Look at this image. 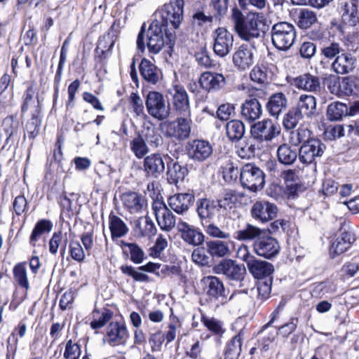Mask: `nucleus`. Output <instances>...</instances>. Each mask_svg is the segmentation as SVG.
<instances>
[{
	"label": "nucleus",
	"mask_w": 359,
	"mask_h": 359,
	"mask_svg": "<svg viewBox=\"0 0 359 359\" xmlns=\"http://www.w3.org/2000/svg\"><path fill=\"white\" fill-rule=\"evenodd\" d=\"M151 209L158 225L162 231L170 232L175 227L176 216L162 198L158 199L156 197V199H154Z\"/></svg>",
	"instance_id": "16"
},
{
	"label": "nucleus",
	"mask_w": 359,
	"mask_h": 359,
	"mask_svg": "<svg viewBox=\"0 0 359 359\" xmlns=\"http://www.w3.org/2000/svg\"><path fill=\"white\" fill-rule=\"evenodd\" d=\"M4 131L6 135L4 145L2 149L8 144L13 138L17 136L19 130V122L15 119L14 115L7 116L3 121Z\"/></svg>",
	"instance_id": "58"
},
{
	"label": "nucleus",
	"mask_w": 359,
	"mask_h": 359,
	"mask_svg": "<svg viewBox=\"0 0 359 359\" xmlns=\"http://www.w3.org/2000/svg\"><path fill=\"white\" fill-rule=\"evenodd\" d=\"M326 145L318 138L313 137L311 140L302 144L299 149V159L305 165L314 164L323 156Z\"/></svg>",
	"instance_id": "19"
},
{
	"label": "nucleus",
	"mask_w": 359,
	"mask_h": 359,
	"mask_svg": "<svg viewBox=\"0 0 359 359\" xmlns=\"http://www.w3.org/2000/svg\"><path fill=\"white\" fill-rule=\"evenodd\" d=\"M161 266L162 264L160 263L149 262L144 265L138 266L137 269L131 265L124 264L121 265L119 269L123 275L132 278L134 282L149 283L150 281L149 276L141 271L153 273L158 276L159 274L156 273V271Z\"/></svg>",
	"instance_id": "24"
},
{
	"label": "nucleus",
	"mask_w": 359,
	"mask_h": 359,
	"mask_svg": "<svg viewBox=\"0 0 359 359\" xmlns=\"http://www.w3.org/2000/svg\"><path fill=\"white\" fill-rule=\"evenodd\" d=\"M91 320L90 327L96 332L97 330L103 328L114 316V312L107 307L97 308L95 307L91 312Z\"/></svg>",
	"instance_id": "44"
},
{
	"label": "nucleus",
	"mask_w": 359,
	"mask_h": 359,
	"mask_svg": "<svg viewBox=\"0 0 359 359\" xmlns=\"http://www.w3.org/2000/svg\"><path fill=\"white\" fill-rule=\"evenodd\" d=\"M244 197V193L238 192L235 189H226L219 198H216L220 213L241 206V200Z\"/></svg>",
	"instance_id": "36"
},
{
	"label": "nucleus",
	"mask_w": 359,
	"mask_h": 359,
	"mask_svg": "<svg viewBox=\"0 0 359 359\" xmlns=\"http://www.w3.org/2000/svg\"><path fill=\"white\" fill-rule=\"evenodd\" d=\"M116 40L107 34L100 35L96 43V47L94 50L95 59L99 62L107 60L111 55L112 50L116 43Z\"/></svg>",
	"instance_id": "41"
},
{
	"label": "nucleus",
	"mask_w": 359,
	"mask_h": 359,
	"mask_svg": "<svg viewBox=\"0 0 359 359\" xmlns=\"http://www.w3.org/2000/svg\"><path fill=\"white\" fill-rule=\"evenodd\" d=\"M263 147L252 137H249L238 141L236 145V153L242 159H250L255 156L257 150H262Z\"/></svg>",
	"instance_id": "43"
},
{
	"label": "nucleus",
	"mask_w": 359,
	"mask_h": 359,
	"mask_svg": "<svg viewBox=\"0 0 359 359\" xmlns=\"http://www.w3.org/2000/svg\"><path fill=\"white\" fill-rule=\"evenodd\" d=\"M167 102L170 114L172 112L175 116L191 115L189 96L183 86L173 85L168 91Z\"/></svg>",
	"instance_id": "11"
},
{
	"label": "nucleus",
	"mask_w": 359,
	"mask_h": 359,
	"mask_svg": "<svg viewBox=\"0 0 359 359\" xmlns=\"http://www.w3.org/2000/svg\"><path fill=\"white\" fill-rule=\"evenodd\" d=\"M166 175L168 182L170 184L176 185L180 181H183L188 175L189 170L186 165H181L178 161H175L168 154H165Z\"/></svg>",
	"instance_id": "37"
},
{
	"label": "nucleus",
	"mask_w": 359,
	"mask_h": 359,
	"mask_svg": "<svg viewBox=\"0 0 359 359\" xmlns=\"http://www.w3.org/2000/svg\"><path fill=\"white\" fill-rule=\"evenodd\" d=\"M278 208L267 201H256L250 208V215L257 222L265 224L277 217Z\"/></svg>",
	"instance_id": "27"
},
{
	"label": "nucleus",
	"mask_w": 359,
	"mask_h": 359,
	"mask_svg": "<svg viewBox=\"0 0 359 359\" xmlns=\"http://www.w3.org/2000/svg\"><path fill=\"white\" fill-rule=\"evenodd\" d=\"M303 115L295 107H292L286 113L283 119V126L287 130L294 129L298 124Z\"/></svg>",
	"instance_id": "64"
},
{
	"label": "nucleus",
	"mask_w": 359,
	"mask_h": 359,
	"mask_svg": "<svg viewBox=\"0 0 359 359\" xmlns=\"http://www.w3.org/2000/svg\"><path fill=\"white\" fill-rule=\"evenodd\" d=\"M219 172L222 174L224 182L227 184L236 182L238 175H240V170L231 161L226 162L220 167Z\"/></svg>",
	"instance_id": "62"
},
{
	"label": "nucleus",
	"mask_w": 359,
	"mask_h": 359,
	"mask_svg": "<svg viewBox=\"0 0 359 359\" xmlns=\"http://www.w3.org/2000/svg\"><path fill=\"white\" fill-rule=\"evenodd\" d=\"M356 61L355 56L343 49V51L332 62V69L338 74H346L355 69Z\"/></svg>",
	"instance_id": "38"
},
{
	"label": "nucleus",
	"mask_w": 359,
	"mask_h": 359,
	"mask_svg": "<svg viewBox=\"0 0 359 359\" xmlns=\"http://www.w3.org/2000/svg\"><path fill=\"white\" fill-rule=\"evenodd\" d=\"M145 105L148 114L158 121L166 120L170 114V108L166 106L163 95L158 91H149Z\"/></svg>",
	"instance_id": "18"
},
{
	"label": "nucleus",
	"mask_w": 359,
	"mask_h": 359,
	"mask_svg": "<svg viewBox=\"0 0 359 359\" xmlns=\"http://www.w3.org/2000/svg\"><path fill=\"white\" fill-rule=\"evenodd\" d=\"M184 0H170L158 11V18L152 22L164 29L170 41L176 39L175 30L179 29L184 20Z\"/></svg>",
	"instance_id": "3"
},
{
	"label": "nucleus",
	"mask_w": 359,
	"mask_h": 359,
	"mask_svg": "<svg viewBox=\"0 0 359 359\" xmlns=\"http://www.w3.org/2000/svg\"><path fill=\"white\" fill-rule=\"evenodd\" d=\"M252 250L257 256L271 260L279 255L280 245L276 238L266 231L259 239L253 242Z\"/></svg>",
	"instance_id": "17"
},
{
	"label": "nucleus",
	"mask_w": 359,
	"mask_h": 359,
	"mask_svg": "<svg viewBox=\"0 0 359 359\" xmlns=\"http://www.w3.org/2000/svg\"><path fill=\"white\" fill-rule=\"evenodd\" d=\"M109 229L113 240L123 237L129 231L124 221L113 211L109 215Z\"/></svg>",
	"instance_id": "52"
},
{
	"label": "nucleus",
	"mask_w": 359,
	"mask_h": 359,
	"mask_svg": "<svg viewBox=\"0 0 359 359\" xmlns=\"http://www.w3.org/2000/svg\"><path fill=\"white\" fill-rule=\"evenodd\" d=\"M27 332L26 318H23L14 326L6 339V359H15L20 339L25 337Z\"/></svg>",
	"instance_id": "30"
},
{
	"label": "nucleus",
	"mask_w": 359,
	"mask_h": 359,
	"mask_svg": "<svg viewBox=\"0 0 359 359\" xmlns=\"http://www.w3.org/2000/svg\"><path fill=\"white\" fill-rule=\"evenodd\" d=\"M185 152L189 160L201 163L210 158L213 149L208 140L197 138L186 143Z\"/></svg>",
	"instance_id": "14"
},
{
	"label": "nucleus",
	"mask_w": 359,
	"mask_h": 359,
	"mask_svg": "<svg viewBox=\"0 0 359 359\" xmlns=\"http://www.w3.org/2000/svg\"><path fill=\"white\" fill-rule=\"evenodd\" d=\"M358 8L359 0H349L342 5V18L348 26L355 27L359 25Z\"/></svg>",
	"instance_id": "47"
},
{
	"label": "nucleus",
	"mask_w": 359,
	"mask_h": 359,
	"mask_svg": "<svg viewBox=\"0 0 359 359\" xmlns=\"http://www.w3.org/2000/svg\"><path fill=\"white\" fill-rule=\"evenodd\" d=\"M318 21L316 13L308 8H302L297 15V25L301 29H308Z\"/></svg>",
	"instance_id": "59"
},
{
	"label": "nucleus",
	"mask_w": 359,
	"mask_h": 359,
	"mask_svg": "<svg viewBox=\"0 0 359 359\" xmlns=\"http://www.w3.org/2000/svg\"><path fill=\"white\" fill-rule=\"evenodd\" d=\"M244 338V332L241 330L236 335L228 340L224 351V359H238L241 351Z\"/></svg>",
	"instance_id": "45"
},
{
	"label": "nucleus",
	"mask_w": 359,
	"mask_h": 359,
	"mask_svg": "<svg viewBox=\"0 0 359 359\" xmlns=\"http://www.w3.org/2000/svg\"><path fill=\"white\" fill-rule=\"evenodd\" d=\"M201 322L213 335L221 337L225 332L222 323L213 317L210 318L202 313Z\"/></svg>",
	"instance_id": "61"
},
{
	"label": "nucleus",
	"mask_w": 359,
	"mask_h": 359,
	"mask_svg": "<svg viewBox=\"0 0 359 359\" xmlns=\"http://www.w3.org/2000/svg\"><path fill=\"white\" fill-rule=\"evenodd\" d=\"M203 294L207 304L216 306L227 302V293L222 280L215 276H206L201 279Z\"/></svg>",
	"instance_id": "6"
},
{
	"label": "nucleus",
	"mask_w": 359,
	"mask_h": 359,
	"mask_svg": "<svg viewBox=\"0 0 359 359\" xmlns=\"http://www.w3.org/2000/svg\"><path fill=\"white\" fill-rule=\"evenodd\" d=\"M120 198L123 208L130 214H141L147 209V199L139 192L126 191L121 195Z\"/></svg>",
	"instance_id": "28"
},
{
	"label": "nucleus",
	"mask_w": 359,
	"mask_h": 359,
	"mask_svg": "<svg viewBox=\"0 0 359 359\" xmlns=\"http://www.w3.org/2000/svg\"><path fill=\"white\" fill-rule=\"evenodd\" d=\"M120 247L123 251V255L126 258L135 264H140L147 258L142 248L136 243H128L125 241H121Z\"/></svg>",
	"instance_id": "46"
},
{
	"label": "nucleus",
	"mask_w": 359,
	"mask_h": 359,
	"mask_svg": "<svg viewBox=\"0 0 359 359\" xmlns=\"http://www.w3.org/2000/svg\"><path fill=\"white\" fill-rule=\"evenodd\" d=\"M248 269L252 276L257 280L273 278V265L266 261L258 259L254 255L247 252L243 257Z\"/></svg>",
	"instance_id": "23"
},
{
	"label": "nucleus",
	"mask_w": 359,
	"mask_h": 359,
	"mask_svg": "<svg viewBox=\"0 0 359 359\" xmlns=\"http://www.w3.org/2000/svg\"><path fill=\"white\" fill-rule=\"evenodd\" d=\"M213 39V51L219 57L226 56L232 50L233 35L226 28L217 27L212 34Z\"/></svg>",
	"instance_id": "22"
},
{
	"label": "nucleus",
	"mask_w": 359,
	"mask_h": 359,
	"mask_svg": "<svg viewBox=\"0 0 359 359\" xmlns=\"http://www.w3.org/2000/svg\"><path fill=\"white\" fill-rule=\"evenodd\" d=\"M226 135L231 142L241 140L245 133V126L241 120L232 119L225 126Z\"/></svg>",
	"instance_id": "51"
},
{
	"label": "nucleus",
	"mask_w": 359,
	"mask_h": 359,
	"mask_svg": "<svg viewBox=\"0 0 359 359\" xmlns=\"http://www.w3.org/2000/svg\"><path fill=\"white\" fill-rule=\"evenodd\" d=\"M274 65L265 60H259L250 72V80L261 86L271 83L273 76Z\"/></svg>",
	"instance_id": "31"
},
{
	"label": "nucleus",
	"mask_w": 359,
	"mask_h": 359,
	"mask_svg": "<svg viewBox=\"0 0 359 359\" xmlns=\"http://www.w3.org/2000/svg\"><path fill=\"white\" fill-rule=\"evenodd\" d=\"M130 149L138 159L144 158L149 151V148L144 137L139 132L136 137L130 142Z\"/></svg>",
	"instance_id": "57"
},
{
	"label": "nucleus",
	"mask_w": 359,
	"mask_h": 359,
	"mask_svg": "<svg viewBox=\"0 0 359 359\" xmlns=\"http://www.w3.org/2000/svg\"><path fill=\"white\" fill-rule=\"evenodd\" d=\"M196 212L201 224L214 222L221 215L217 201L207 196L198 198L196 201Z\"/></svg>",
	"instance_id": "21"
},
{
	"label": "nucleus",
	"mask_w": 359,
	"mask_h": 359,
	"mask_svg": "<svg viewBox=\"0 0 359 359\" xmlns=\"http://www.w3.org/2000/svg\"><path fill=\"white\" fill-rule=\"evenodd\" d=\"M312 135V131L306 126L302 124L296 130L291 133L290 142L294 147L304 144L314 137Z\"/></svg>",
	"instance_id": "54"
},
{
	"label": "nucleus",
	"mask_w": 359,
	"mask_h": 359,
	"mask_svg": "<svg viewBox=\"0 0 359 359\" xmlns=\"http://www.w3.org/2000/svg\"><path fill=\"white\" fill-rule=\"evenodd\" d=\"M138 68L142 79L149 84L156 85L163 79L161 69L146 57L141 60Z\"/></svg>",
	"instance_id": "35"
},
{
	"label": "nucleus",
	"mask_w": 359,
	"mask_h": 359,
	"mask_svg": "<svg viewBox=\"0 0 359 359\" xmlns=\"http://www.w3.org/2000/svg\"><path fill=\"white\" fill-rule=\"evenodd\" d=\"M165 154L155 152L147 155L142 161V170L147 178L158 179L165 169Z\"/></svg>",
	"instance_id": "20"
},
{
	"label": "nucleus",
	"mask_w": 359,
	"mask_h": 359,
	"mask_svg": "<svg viewBox=\"0 0 359 359\" xmlns=\"http://www.w3.org/2000/svg\"><path fill=\"white\" fill-rule=\"evenodd\" d=\"M273 45L280 50H288L297 38L296 28L293 24L285 21L275 23L271 31Z\"/></svg>",
	"instance_id": "8"
},
{
	"label": "nucleus",
	"mask_w": 359,
	"mask_h": 359,
	"mask_svg": "<svg viewBox=\"0 0 359 359\" xmlns=\"http://www.w3.org/2000/svg\"><path fill=\"white\" fill-rule=\"evenodd\" d=\"M291 84L298 89L313 93H320L324 88L320 78L310 72L293 78Z\"/></svg>",
	"instance_id": "32"
},
{
	"label": "nucleus",
	"mask_w": 359,
	"mask_h": 359,
	"mask_svg": "<svg viewBox=\"0 0 359 359\" xmlns=\"http://www.w3.org/2000/svg\"><path fill=\"white\" fill-rule=\"evenodd\" d=\"M196 201L195 192L188 189L186 192L175 194L168 198V206L180 215H186L194 205Z\"/></svg>",
	"instance_id": "25"
},
{
	"label": "nucleus",
	"mask_w": 359,
	"mask_h": 359,
	"mask_svg": "<svg viewBox=\"0 0 359 359\" xmlns=\"http://www.w3.org/2000/svg\"><path fill=\"white\" fill-rule=\"evenodd\" d=\"M36 94V83L34 81H29L24 90L20 102V116L29 115V117L34 116H43V107L39 96Z\"/></svg>",
	"instance_id": "12"
},
{
	"label": "nucleus",
	"mask_w": 359,
	"mask_h": 359,
	"mask_svg": "<svg viewBox=\"0 0 359 359\" xmlns=\"http://www.w3.org/2000/svg\"><path fill=\"white\" fill-rule=\"evenodd\" d=\"M306 36L310 40L317 43L321 62L333 61L343 51L340 43L334 39L331 40L330 32L324 27L311 29Z\"/></svg>",
	"instance_id": "5"
},
{
	"label": "nucleus",
	"mask_w": 359,
	"mask_h": 359,
	"mask_svg": "<svg viewBox=\"0 0 359 359\" xmlns=\"http://www.w3.org/2000/svg\"><path fill=\"white\" fill-rule=\"evenodd\" d=\"M295 108L299 109L303 116H311L316 111V99L311 95H302Z\"/></svg>",
	"instance_id": "56"
},
{
	"label": "nucleus",
	"mask_w": 359,
	"mask_h": 359,
	"mask_svg": "<svg viewBox=\"0 0 359 359\" xmlns=\"http://www.w3.org/2000/svg\"><path fill=\"white\" fill-rule=\"evenodd\" d=\"M280 133V125L270 118L253 123L250 130V134L263 148L271 143Z\"/></svg>",
	"instance_id": "7"
},
{
	"label": "nucleus",
	"mask_w": 359,
	"mask_h": 359,
	"mask_svg": "<svg viewBox=\"0 0 359 359\" xmlns=\"http://www.w3.org/2000/svg\"><path fill=\"white\" fill-rule=\"evenodd\" d=\"M53 222L48 219H39L34 224L29 236V245L35 248L38 241L45 235L48 234L53 229Z\"/></svg>",
	"instance_id": "48"
},
{
	"label": "nucleus",
	"mask_w": 359,
	"mask_h": 359,
	"mask_svg": "<svg viewBox=\"0 0 359 359\" xmlns=\"http://www.w3.org/2000/svg\"><path fill=\"white\" fill-rule=\"evenodd\" d=\"M359 271V258L353 257L345 262L339 270V276L341 280H348L353 277Z\"/></svg>",
	"instance_id": "63"
},
{
	"label": "nucleus",
	"mask_w": 359,
	"mask_h": 359,
	"mask_svg": "<svg viewBox=\"0 0 359 359\" xmlns=\"http://www.w3.org/2000/svg\"><path fill=\"white\" fill-rule=\"evenodd\" d=\"M341 233L334 239L329 248V255L332 259L344 254L355 241L354 236L344 228L349 222L344 218L339 219Z\"/></svg>",
	"instance_id": "13"
},
{
	"label": "nucleus",
	"mask_w": 359,
	"mask_h": 359,
	"mask_svg": "<svg viewBox=\"0 0 359 359\" xmlns=\"http://www.w3.org/2000/svg\"><path fill=\"white\" fill-rule=\"evenodd\" d=\"M287 98L282 93H275L269 96L266 103V109L269 116L278 118L287 107Z\"/></svg>",
	"instance_id": "40"
},
{
	"label": "nucleus",
	"mask_w": 359,
	"mask_h": 359,
	"mask_svg": "<svg viewBox=\"0 0 359 359\" xmlns=\"http://www.w3.org/2000/svg\"><path fill=\"white\" fill-rule=\"evenodd\" d=\"M177 230L180 238L186 244L198 247L204 243L205 235L199 227L180 219Z\"/></svg>",
	"instance_id": "29"
},
{
	"label": "nucleus",
	"mask_w": 359,
	"mask_h": 359,
	"mask_svg": "<svg viewBox=\"0 0 359 359\" xmlns=\"http://www.w3.org/2000/svg\"><path fill=\"white\" fill-rule=\"evenodd\" d=\"M200 83L206 92L218 91L226 85V79L222 74L205 72L199 77Z\"/></svg>",
	"instance_id": "42"
},
{
	"label": "nucleus",
	"mask_w": 359,
	"mask_h": 359,
	"mask_svg": "<svg viewBox=\"0 0 359 359\" xmlns=\"http://www.w3.org/2000/svg\"><path fill=\"white\" fill-rule=\"evenodd\" d=\"M27 262H20L17 263L13 268V276L15 283L25 290L30 287L27 271Z\"/></svg>",
	"instance_id": "53"
},
{
	"label": "nucleus",
	"mask_w": 359,
	"mask_h": 359,
	"mask_svg": "<svg viewBox=\"0 0 359 359\" xmlns=\"http://www.w3.org/2000/svg\"><path fill=\"white\" fill-rule=\"evenodd\" d=\"M175 40L176 39H174L173 41H170L164 29L160 27L158 24L151 22L147 29L146 23L144 22L137 36V50L144 53L147 48L150 55H157L165 45L172 50Z\"/></svg>",
	"instance_id": "1"
},
{
	"label": "nucleus",
	"mask_w": 359,
	"mask_h": 359,
	"mask_svg": "<svg viewBox=\"0 0 359 359\" xmlns=\"http://www.w3.org/2000/svg\"><path fill=\"white\" fill-rule=\"evenodd\" d=\"M326 116L331 121H340L348 116V106L341 102H332L327 107Z\"/></svg>",
	"instance_id": "55"
},
{
	"label": "nucleus",
	"mask_w": 359,
	"mask_h": 359,
	"mask_svg": "<svg viewBox=\"0 0 359 359\" xmlns=\"http://www.w3.org/2000/svg\"><path fill=\"white\" fill-rule=\"evenodd\" d=\"M161 126L166 137L182 142L190 137L192 120L191 115L177 116L175 120L165 121Z\"/></svg>",
	"instance_id": "10"
},
{
	"label": "nucleus",
	"mask_w": 359,
	"mask_h": 359,
	"mask_svg": "<svg viewBox=\"0 0 359 359\" xmlns=\"http://www.w3.org/2000/svg\"><path fill=\"white\" fill-rule=\"evenodd\" d=\"M234 67L241 72L249 69L254 63V53L252 46L243 43L239 46L232 56Z\"/></svg>",
	"instance_id": "34"
},
{
	"label": "nucleus",
	"mask_w": 359,
	"mask_h": 359,
	"mask_svg": "<svg viewBox=\"0 0 359 359\" xmlns=\"http://www.w3.org/2000/svg\"><path fill=\"white\" fill-rule=\"evenodd\" d=\"M233 245V241H207L203 247H198L194 250L191 254L192 261L200 266H213L215 259L224 258L231 254V245Z\"/></svg>",
	"instance_id": "4"
},
{
	"label": "nucleus",
	"mask_w": 359,
	"mask_h": 359,
	"mask_svg": "<svg viewBox=\"0 0 359 359\" xmlns=\"http://www.w3.org/2000/svg\"><path fill=\"white\" fill-rule=\"evenodd\" d=\"M129 338L126 323L122 321H111L106 328L104 340L111 346L125 345Z\"/></svg>",
	"instance_id": "26"
},
{
	"label": "nucleus",
	"mask_w": 359,
	"mask_h": 359,
	"mask_svg": "<svg viewBox=\"0 0 359 359\" xmlns=\"http://www.w3.org/2000/svg\"><path fill=\"white\" fill-rule=\"evenodd\" d=\"M287 143H283L278 147L276 156L280 163L289 166L296 162L299 157V151L297 152V149Z\"/></svg>",
	"instance_id": "50"
},
{
	"label": "nucleus",
	"mask_w": 359,
	"mask_h": 359,
	"mask_svg": "<svg viewBox=\"0 0 359 359\" xmlns=\"http://www.w3.org/2000/svg\"><path fill=\"white\" fill-rule=\"evenodd\" d=\"M266 175L254 163H247L240 169L239 180L243 188L257 192L264 188Z\"/></svg>",
	"instance_id": "9"
},
{
	"label": "nucleus",
	"mask_w": 359,
	"mask_h": 359,
	"mask_svg": "<svg viewBox=\"0 0 359 359\" xmlns=\"http://www.w3.org/2000/svg\"><path fill=\"white\" fill-rule=\"evenodd\" d=\"M262 106L253 95H249L241 105V116L248 123H255L262 115Z\"/></svg>",
	"instance_id": "33"
},
{
	"label": "nucleus",
	"mask_w": 359,
	"mask_h": 359,
	"mask_svg": "<svg viewBox=\"0 0 359 359\" xmlns=\"http://www.w3.org/2000/svg\"><path fill=\"white\" fill-rule=\"evenodd\" d=\"M265 233L266 229H261L250 223H246L242 229H239L234 233V238L240 241L255 242Z\"/></svg>",
	"instance_id": "49"
},
{
	"label": "nucleus",
	"mask_w": 359,
	"mask_h": 359,
	"mask_svg": "<svg viewBox=\"0 0 359 359\" xmlns=\"http://www.w3.org/2000/svg\"><path fill=\"white\" fill-rule=\"evenodd\" d=\"M133 231L138 238H151L157 233V228L148 215L140 217L133 222Z\"/></svg>",
	"instance_id": "39"
},
{
	"label": "nucleus",
	"mask_w": 359,
	"mask_h": 359,
	"mask_svg": "<svg viewBox=\"0 0 359 359\" xmlns=\"http://www.w3.org/2000/svg\"><path fill=\"white\" fill-rule=\"evenodd\" d=\"M65 350L63 353L64 359H79L82 353L81 345L76 339H68L66 337L63 342Z\"/></svg>",
	"instance_id": "60"
},
{
	"label": "nucleus",
	"mask_w": 359,
	"mask_h": 359,
	"mask_svg": "<svg viewBox=\"0 0 359 359\" xmlns=\"http://www.w3.org/2000/svg\"><path fill=\"white\" fill-rule=\"evenodd\" d=\"M231 18L234 30L243 40L249 41L259 38L265 32L266 19L262 13L250 12L245 15L235 6L232 8Z\"/></svg>",
	"instance_id": "2"
},
{
	"label": "nucleus",
	"mask_w": 359,
	"mask_h": 359,
	"mask_svg": "<svg viewBox=\"0 0 359 359\" xmlns=\"http://www.w3.org/2000/svg\"><path fill=\"white\" fill-rule=\"evenodd\" d=\"M212 271L215 274H221L231 281L241 283L246 275V269L243 264H237L236 261L231 259H222L214 264Z\"/></svg>",
	"instance_id": "15"
}]
</instances>
